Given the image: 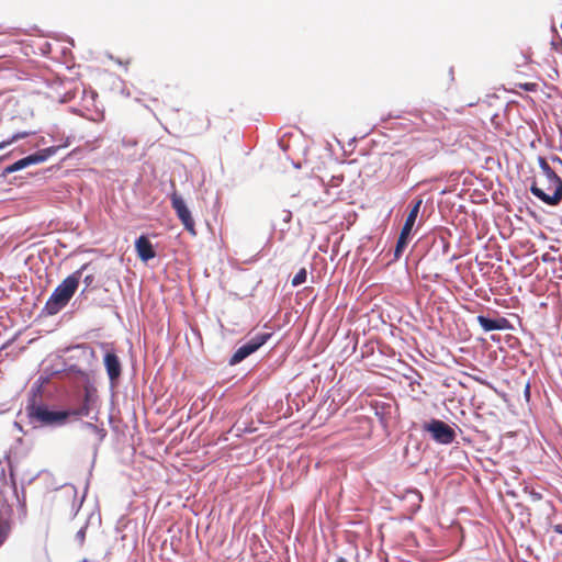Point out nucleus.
Returning <instances> with one entry per match:
<instances>
[{"label":"nucleus","mask_w":562,"mask_h":562,"mask_svg":"<svg viewBox=\"0 0 562 562\" xmlns=\"http://www.w3.org/2000/svg\"><path fill=\"white\" fill-rule=\"evenodd\" d=\"M538 164L547 180V187L542 189L533 182L530 187V191L542 202L549 205H558L562 200V180L557 175L555 170L550 167L546 158L539 157Z\"/></svg>","instance_id":"obj_1"},{"label":"nucleus","mask_w":562,"mask_h":562,"mask_svg":"<svg viewBox=\"0 0 562 562\" xmlns=\"http://www.w3.org/2000/svg\"><path fill=\"white\" fill-rule=\"evenodd\" d=\"M88 267L83 265L80 269L68 276L52 293L46 302L45 308L48 314L53 315L64 308L70 299L74 296L82 274V271Z\"/></svg>","instance_id":"obj_2"},{"label":"nucleus","mask_w":562,"mask_h":562,"mask_svg":"<svg viewBox=\"0 0 562 562\" xmlns=\"http://www.w3.org/2000/svg\"><path fill=\"white\" fill-rule=\"evenodd\" d=\"M90 409L87 404L82 405L80 408L68 412V411H49L45 405H35L32 404L27 407V415L32 420L40 423L41 425L50 426V425H61L64 424L70 415L76 416H88Z\"/></svg>","instance_id":"obj_3"},{"label":"nucleus","mask_w":562,"mask_h":562,"mask_svg":"<svg viewBox=\"0 0 562 562\" xmlns=\"http://www.w3.org/2000/svg\"><path fill=\"white\" fill-rule=\"evenodd\" d=\"M8 491H11L12 496L16 497L15 484L13 483L12 485H9L4 480H2L0 486V547L9 537L12 527L13 509L8 499L4 497V494Z\"/></svg>","instance_id":"obj_4"},{"label":"nucleus","mask_w":562,"mask_h":562,"mask_svg":"<svg viewBox=\"0 0 562 562\" xmlns=\"http://www.w3.org/2000/svg\"><path fill=\"white\" fill-rule=\"evenodd\" d=\"M422 204H423V199L422 198H416L412 202L411 210H409V212L407 214V217L405 220V223H404V225L402 227L400 237H398L397 243H396V247H395V251H394V256H395L396 259L401 257L403 250L406 248V246L408 244V239H409L412 229H413V227H414V225L416 223V220L418 217Z\"/></svg>","instance_id":"obj_5"},{"label":"nucleus","mask_w":562,"mask_h":562,"mask_svg":"<svg viewBox=\"0 0 562 562\" xmlns=\"http://www.w3.org/2000/svg\"><path fill=\"white\" fill-rule=\"evenodd\" d=\"M67 146H68V143H65L59 146H50V147L44 148V149L36 151L35 154L29 155L18 161H15L14 164L5 167L4 175L13 173V172L24 169L31 165L44 162L50 156L55 155L60 148H65Z\"/></svg>","instance_id":"obj_6"},{"label":"nucleus","mask_w":562,"mask_h":562,"mask_svg":"<svg viewBox=\"0 0 562 562\" xmlns=\"http://www.w3.org/2000/svg\"><path fill=\"white\" fill-rule=\"evenodd\" d=\"M423 431L430 434L431 438L441 445H450L456 439V431L452 427L440 419L432 418L422 427Z\"/></svg>","instance_id":"obj_7"},{"label":"nucleus","mask_w":562,"mask_h":562,"mask_svg":"<svg viewBox=\"0 0 562 562\" xmlns=\"http://www.w3.org/2000/svg\"><path fill=\"white\" fill-rule=\"evenodd\" d=\"M171 206L175 210L178 218L184 226V228L192 235H196L195 231V222L191 215L190 210L186 205L181 195L177 193V191H173L170 195Z\"/></svg>","instance_id":"obj_8"},{"label":"nucleus","mask_w":562,"mask_h":562,"mask_svg":"<svg viewBox=\"0 0 562 562\" xmlns=\"http://www.w3.org/2000/svg\"><path fill=\"white\" fill-rule=\"evenodd\" d=\"M271 337L270 333H260L250 338L246 344L240 346L231 359V363L235 364L257 351Z\"/></svg>","instance_id":"obj_9"},{"label":"nucleus","mask_w":562,"mask_h":562,"mask_svg":"<svg viewBox=\"0 0 562 562\" xmlns=\"http://www.w3.org/2000/svg\"><path fill=\"white\" fill-rule=\"evenodd\" d=\"M135 249L138 258L144 262H147L148 260L154 259L156 257V251L154 249L153 244L144 235L139 236L136 239Z\"/></svg>","instance_id":"obj_10"},{"label":"nucleus","mask_w":562,"mask_h":562,"mask_svg":"<svg viewBox=\"0 0 562 562\" xmlns=\"http://www.w3.org/2000/svg\"><path fill=\"white\" fill-rule=\"evenodd\" d=\"M476 321L485 331L502 330L508 327V321L505 317L491 319L483 315H479Z\"/></svg>","instance_id":"obj_11"},{"label":"nucleus","mask_w":562,"mask_h":562,"mask_svg":"<svg viewBox=\"0 0 562 562\" xmlns=\"http://www.w3.org/2000/svg\"><path fill=\"white\" fill-rule=\"evenodd\" d=\"M104 366L111 381H115L121 375V362L114 352H108L104 356Z\"/></svg>","instance_id":"obj_12"},{"label":"nucleus","mask_w":562,"mask_h":562,"mask_svg":"<svg viewBox=\"0 0 562 562\" xmlns=\"http://www.w3.org/2000/svg\"><path fill=\"white\" fill-rule=\"evenodd\" d=\"M31 134H33V132H31V131H23V132L13 134L9 139L2 140L0 143V150L7 148L9 145L13 144L14 142H16L19 139L30 136Z\"/></svg>","instance_id":"obj_13"},{"label":"nucleus","mask_w":562,"mask_h":562,"mask_svg":"<svg viewBox=\"0 0 562 562\" xmlns=\"http://www.w3.org/2000/svg\"><path fill=\"white\" fill-rule=\"evenodd\" d=\"M307 271L305 268H301L296 274L293 277L291 283L293 286H297L306 281Z\"/></svg>","instance_id":"obj_14"},{"label":"nucleus","mask_w":562,"mask_h":562,"mask_svg":"<svg viewBox=\"0 0 562 562\" xmlns=\"http://www.w3.org/2000/svg\"><path fill=\"white\" fill-rule=\"evenodd\" d=\"M516 87L524 89L526 91L533 92V91H537L538 83H536V82L516 83Z\"/></svg>","instance_id":"obj_15"},{"label":"nucleus","mask_w":562,"mask_h":562,"mask_svg":"<svg viewBox=\"0 0 562 562\" xmlns=\"http://www.w3.org/2000/svg\"><path fill=\"white\" fill-rule=\"evenodd\" d=\"M330 181L333 186H339L344 181V176H334Z\"/></svg>","instance_id":"obj_16"},{"label":"nucleus","mask_w":562,"mask_h":562,"mask_svg":"<svg viewBox=\"0 0 562 562\" xmlns=\"http://www.w3.org/2000/svg\"><path fill=\"white\" fill-rule=\"evenodd\" d=\"M94 281L93 274H88L85 277L83 282L86 284V288H89Z\"/></svg>","instance_id":"obj_17"},{"label":"nucleus","mask_w":562,"mask_h":562,"mask_svg":"<svg viewBox=\"0 0 562 562\" xmlns=\"http://www.w3.org/2000/svg\"><path fill=\"white\" fill-rule=\"evenodd\" d=\"M552 161L562 166V159L558 156L552 157Z\"/></svg>","instance_id":"obj_18"},{"label":"nucleus","mask_w":562,"mask_h":562,"mask_svg":"<svg viewBox=\"0 0 562 562\" xmlns=\"http://www.w3.org/2000/svg\"><path fill=\"white\" fill-rule=\"evenodd\" d=\"M554 531L562 535V525H555L554 526Z\"/></svg>","instance_id":"obj_19"},{"label":"nucleus","mask_w":562,"mask_h":562,"mask_svg":"<svg viewBox=\"0 0 562 562\" xmlns=\"http://www.w3.org/2000/svg\"><path fill=\"white\" fill-rule=\"evenodd\" d=\"M137 144L136 140H128L126 142V145H130V146H135Z\"/></svg>","instance_id":"obj_20"},{"label":"nucleus","mask_w":562,"mask_h":562,"mask_svg":"<svg viewBox=\"0 0 562 562\" xmlns=\"http://www.w3.org/2000/svg\"><path fill=\"white\" fill-rule=\"evenodd\" d=\"M88 401H89V393L86 392V394H85V402L87 403Z\"/></svg>","instance_id":"obj_21"}]
</instances>
